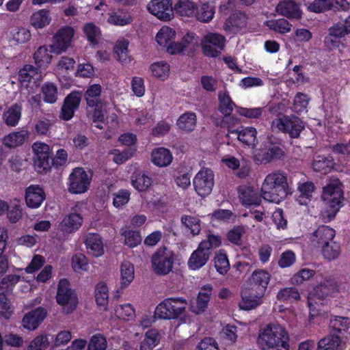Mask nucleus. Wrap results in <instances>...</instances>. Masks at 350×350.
Listing matches in <instances>:
<instances>
[{"instance_id": "20e7f679", "label": "nucleus", "mask_w": 350, "mask_h": 350, "mask_svg": "<svg viewBox=\"0 0 350 350\" xmlns=\"http://www.w3.org/2000/svg\"><path fill=\"white\" fill-rule=\"evenodd\" d=\"M174 254L167 247H160L152 255L151 258L152 268L157 275H167L173 268Z\"/></svg>"}, {"instance_id": "de8ad7c7", "label": "nucleus", "mask_w": 350, "mask_h": 350, "mask_svg": "<svg viewBox=\"0 0 350 350\" xmlns=\"http://www.w3.org/2000/svg\"><path fill=\"white\" fill-rule=\"evenodd\" d=\"M31 24L36 28H42L51 22L49 14L46 10H40L31 16Z\"/></svg>"}, {"instance_id": "5701e85b", "label": "nucleus", "mask_w": 350, "mask_h": 350, "mask_svg": "<svg viewBox=\"0 0 350 350\" xmlns=\"http://www.w3.org/2000/svg\"><path fill=\"white\" fill-rule=\"evenodd\" d=\"M85 244L89 254L99 257L104 254V245L100 236L89 233L85 237Z\"/></svg>"}, {"instance_id": "37998d69", "label": "nucleus", "mask_w": 350, "mask_h": 350, "mask_svg": "<svg viewBox=\"0 0 350 350\" xmlns=\"http://www.w3.org/2000/svg\"><path fill=\"white\" fill-rule=\"evenodd\" d=\"M92 113L91 115V119L95 126L99 129H103L105 120V114L107 113L106 103H101L94 105Z\"/></svg>"}, {"instance_id": "338daca9", "label": "nucleus", "mask_w": 350, "mask_h": 350, "mask_svg": "<svg viewBox=\"0 0 350 350\" xmlns=\"http://www.w3.org/2000/svg\"><path fill=\"white\" fill-rule=\"evenodd\" d=\"M107 345L105 338L100 334H96L90 338L88 350H106Z\"/></svg>"}, {"instance_id": "9d476101", "label": "nucleus", "mask_w": 350, "mask_h": 350, "mask_svg": "<svg viewBox=\"0 0 350 350\" xmlns=\"http://www.w3.org/2000/svg\"><path fill=\"white\" fill-rule=\"evenodd\" d=\"M225 38L219 33H208L202 40L204 53L206 56L216 57L220 54L225 44Z\"/></svg>"}, {"instance_id": "c03bdc74", "label": "nucleus", "mask_w": 350, "mask_h": 350, "mask_svg": "<svg viewBox=\"0 0 350 350\" xmlns=\"http://www.w3.org/2000/svg\"><path fill=\"white\" fill-rule=\"evenodd\" d=\"M277 299L280 301L293 302L300 299L298 290L294 287H286L280 289L277 294Z\"/></svg>"}, {"instance_id": "1a4fd4ad", "label": "nucleus", "mask_w": 350, "mask_h": 350, "mask_svg": "<svg viewBox=\"0 0 350 350\" xmlns=\"http://www.w3.org/2000/svg\"><path fill=\"white\" fill-rule=\"evenodd\" d=\"M70 192L73 193H82L88 190L90 183V176L81 167L73 170L68 178Z\"/></svg>"}, {"instance_id": "cd10ccee", "label": "nucleus", "mask_w": 350, "mask_h": 350, "mask_svg": "<svg viewBox=\"0 0 350 350\" xmlns=\"http://www.w3.org/2000/svg\"><path fill=\"white\" fill-rule=\"evenodd\" d=\"M238 191L241 202L245 206L258 205L261 201L257 191L251 187L241 186Z\"/></svg>"}, {"instance_id": "39448f33", "label": "nucleus", "mask_w": 350, "mask_h": 350, "mask_svg": "<svg viewBox=\"0 0 350 350\" xmlns=\"http://www.w3.org/2000/svg\"><path fill=\"white\" fill-rule=\"evenodd\" d=\"M57 302L63 307L64 311L68 314L75 310L78 304L76 293L70 288V283L66 279L59 281L57 287Z\"/></svg>"}, {"instance_id": "680f3d73", "label": "nucleus", "mask_w": 350, "mask_h": 350, "mask_svg": "<svg viewBox=\"0 0 350 350\" xmlns=\"http://www.w3.org/2000/svg\"><path fill=\"white\" fill-rule=\"evenodd\" d=\"M314 273V271L312 269L307 268L302 269L293 275L291 278V283L295 285L301 284L313 277Z\"/></svg>"}, {"instance_id": "c85d7f7f", "label": "nucleus", "mask_w": 350, "mask_h": 350, "mask_svg": "<svg viewBox=\"0 0 350 350\" xmlns=\"http://www.w3.org/2000/svg\"><path fill=\"white\" fill-rule=\"evenodd\" d=\"M247 16L241 12H235L225 23V29L232 33L237 32L246 25Z\"/></svg>"}, {"instance_id": "f3484780", "label": "nucleus", "mask_w": 350, "mask_h": 350, "mask_svg": "<svg viewBox=\"0 0 350 350\" xmlns=\"http://www.w3.org/2000/svg\"><path fill=\"white\" fill-rule=\"evenodd\" d=\"M211 285H204L198 293L197 298L191 301L190 309L191 312L199 314L202 313L208 306L212 294Z\"/></svg>"}, {"instance_id": "4c0bfd02", "label": "nucleus", "mask_w": 350, "mask_h": 350, "mask_svg": "<svg viewBox=\"0 0 350 350\" xmlns=\"http://www.w3.org/2000/svg\"><path fill=\"white\" fill-rule=\"evenodd\" d=\"M128 46L129 41L124 39L117 41L114 46L115 57L122 64H127L131 61Z\"/></svg>"}, {"instance_id": "bb28decb", "label": "nucleus", "mask_w": 350, "mask_h": 350, "mask_svg": "<svg viewBox=\"0 0 350 350\" xmlns=\"http://www.w3.org/2000/svg\"><path fill=\"white\" fill-rule=\"evenodd\" d=\"M29 137V132L26 129L12 132L3 137V143L8 148H16L23 145Z\"/></svg>"}, {"instance_id": "f257e3e1", "label": "nucleus", "mask_w": 350, "mask_h": 350, "mask_svg": "<svg viewBox=\"0 0 350 350\" xmlns=\"http://www.w3.org/2000/svg\"><path fill=\"white\" fill-rule=\"evenodd\" d=\"M342 195L341 183L337 178L329 180L323 187L324 209L321 211V217L325 221H329L336 216L340 207Z\"/></svg>"}, {"instance_id": "f03ea898", "label": "nucleus", "mask_w": 350, "mask_h": 350, "mask_svg": "<svg viewBox=\"0 0 350 350\" xmlns=\"http://www.w3.org/2000/svg\"><path fill=\"white\" fill-rule=\"evenodd\" d=\"M289 336L284 327L270 323L260 329L258 342L262 349L288 344Z\"/></svg>"}, {"instance_id": "7ed1b4c3", "label": "nucleus", "mask_w": 350, "mask_h": 350, "mask_svg": "<svg viewBox=\"0 0 350 350\" xmlns=\"http://www.w3.org/2000/svg\"><path fill=\"white\" fill-rule=\"evenodd\" d=\"M187 306L186 299L167 298L161 302L155 309V315L159 319H175L182 315Z\"/></svg>"}, {"instance_id": "a19ab883", "label": "nucleus", "mask_w": 350, "mask_h": 350, "mask_svg": "<svg viewBox=\"0 0 350 350\" xmlns=\"http://www.w3.org/2000/svg\"><path fill=\"white\" fill-rule=\"evenodd\" d=\"M196 125V116L194 113H185L177 120L178 127L187 132L193 131Z\"/></svg>"}, {"instance_id": "8fccbe9b", "label": "nucleus", "mask_w": 350, "mask_h": 350, "mask_svg": "<svg viewBox=\"0 0 350 350\" xmlns=\"http://www.w3.org/2000/svg\"><path fill=\"white\" fill-rule=\"evenodd\" d=\"M267 26L278 33H286L291 30V25L284 18L270 20L266 22Z\"/></svg>"}, {"instance_id": "0e129e2a", "label": "nucleus", "mask_w": 350, "mask_h": 350, "mask_svg": "<svg viewBox=\"0 0 350 350\" xmlns=\"http://www.w3.org/2000/svg\"><path fill=\"white\" fill-rule=\"evenodd\" d=\"M132 21L131 16L126 13L117 12L110 14L107 21L115 25H125L129 24Z\"/></svg>"}, {"instance_id": "412c9836", "label": "nucleus", "mask_w": 350, "mask_h": 350, "mask_svg": "<svg viewBox=\"0 0 350 350\" xmlns=\"http://www.w3.org/2000/svg\"><path fill=\"white\" fill-rule=\"evenodd\" d=\"M211 253L206 248L199 244L198 248L194 250L188 261L189 267L193 270L202 267L208 262Z\"/></svg>"}, {"instance_id": "a211bd4d", "label": "nucleus", "mask_w": 350, "mask_h": 350, "mask_svg": "<svg viewBox=\"0 0 350 350\" xmlns=\"http://www.w3.org/2000/svg\"><path fill=\"white\" fill-rule=\"evenodd\" d=\"M335 234V230L333 228L327 226H321L312 234L310 241L314 246L321 247L334 240Z\"/></svg>"}, {"instance_id": "4468645a", "label": "nucleus", "mask_w": 350, "mask_h": 350, "mask_svg": "<svg viewBox=\"0 0 350 350\" xmlns=\"http://www.w3.org/2000/svg\"><path fill=\"white\" fill-rule=\"evenodd\" d=\"M284 156L285 152L282 148L278 146L271 145L269 147L258 150L254 158L256 161L266 164L276 159H282Z\"/></svg>"}, {"instance_id": "864d4df0", "label": "nucleus", "mask_w": 350, "mask_h": 350, "mask_svg": "<svg viewBox=\"0 0 350 350\" xmlns=\"http://www.w3.org/2000/svg\"><path fill=\"white\" fill-rule=\"evenodd\" d=\"M31 38V33L29 29L20 27L14 29L11 33V42L15 44H24Z\"/></svg>"}, {"instance_id": "5fc2aeb1", "label": "nucleus", "mask_w": 350, "mask_h": 350, "mask_svg": "<svg viewBox=\"0 0 350 350\" xmlns=\"http://www.w3.org/2000/svg\"><path fill=\"white\" fill-rule=\"evenodd\" d=\"M108 288L104 282L98 283L95 289L96 301L98 306H105L108 303Z\"/></svg>"}, {"instance_id": "69168bd1", "label": "nucleus", "mask_w": 350, "mask_h": 350, "mask_svg": "<svg viewBox=\"0 0 350 350\" xmlns=\"http://www.w3.org/2000/svg\"><path fill=\"white\" fill-rule=\"evenodd\" d=\"M214 260L215 267L219 273L224 274L228 271L230 268V263L226 254L222 253L217 254L215 256Z\"/></svg>"}, {"instance_id": "a878e982", "label": "nucleus", "mask_w": 350, "mask_h": 350, "mask_svg": "<svg viewBox=\"0 0 350 350\" xmlns=\"http://www.w3.org/2000/svg\"><path fill=\"white\" fill-rule=\"evenodd\" d=\"M276 11L281 15L288 18H300L301 12L297 4L293 1H283L280 2L277 7Z\"/></svg>"}, {"instance_id": "393cba45", "label": "nucleus", "mask_w": 350, "mask_h": 350, "mask_svg": "<svg viewBox=\"0 0 350 350\" xmlns=\"http://www.w3.org/2000/svg\"><path fill=\"white\" fill-rule=\"evenodd\" d=\"M83 223V218L80 214L70 213L64 217L59 225V229L63 232L72 233L78 230Z\"/></svg>"}, {"instance_id": "2f4dec72", "label": "nucleus", "mask_w": 350, "mask_h": 350, "mask_svg": "<svg viewBox=\"0 0 350 350\" xmlns=\"http://www.w3.org/2000/svg\"><path fill=\"white\" fill-rule=\"evenodd\" d=\"M152 183V178L143 172H135L131 176L133 187L140 192L147 191Z\"/></svg>"}, {"instance_id": "4d7b16f0", "label": "nucleus", "mask_w": 350, "mask_h": 350, "mask_svg": "<svg viewBox=\"0 0 350 350\" xmlns=\"http://www.w3.org/2000/svg\"><path fill=\"white\" fill-rule=\"evenodd\" d=\"M150 70L153 76L164 80L169 75L170 66L163 62H157L151 65Z\"/></svg>"}, {"instance_id": "7c9ffc66", "label": "nucleus", "mask_w": 350, "mask_h": 350, "mask_svg": "<svg viewBox=\"0 0 350 350\" xmlns=\"http://www.w3.org/2000/svg\"><path fill=\"white\" fill-rule=\"evenodd\" d=\"M198 8L197 4L192 0H178L174 7L178 15L187 17L195 16Z\"/></svg>"}, {"instance_id": "423d86ee", "label": "nucleus", "mask_w": 350, "mask_h": 350, "mask_svg": "<svg viewBox=\"0 0 350 350\" xmlns=\"http://www.w3.org/2000/svg\"><path fill=\"white\" fill-rule=\"evenodd\" d=\"M304 128L303 122L296 116H284L273 120L271 123L273 131L287 133L293 138L298 137Z\"/></svg>"}, {"instance_id": "e433bc0d", "label": "nucleus", "mask_w": 350, "mask_h": 350, "mask_svg": "<svg viewBox=\"0 0 350 350\" xmlns=\"http://www.w3.org/2000/svg\"><path fill=\"white\" fill-rule=\"evenodd\" d=\"M172 158L170 150L164 148L155 149L152 152V161L159 167L169 165L172 161Z\"/></svg>"}, {"instance_id": "f704fd0d", "label": "nucleus", "mask_w": 350, "mask_h": 350, "mask_svg": "<svg viewBox=\"0 0 350 350\" xmlns=\"http://www.w3.org/2000/svg\"><path fill=\"white\" fill-rule=\"evenodd\" d=\"M282 187L284 189H288V183L286 177L283 173L274 172L268 174L262 185V187H266L267 190H269L272 187Z\"/></svg>"}, {"instance_id": "ea45409f", "label": "nucleus", "mask_w": 350, "mask_h": 350, "mask_svg": "<svg viewBox=\"0 0 350 350\" xmlns=\"http://www.w3.org/2000/svg\"><path fill=\"white\" fill-rule=\"evenodd\" d=\"M161 336L157 329H149L140 343L139 350H152L160 342Z\"/></svg>"}, {"instance_id": "ddd939ff", "label": "nucleus", "mask_w": 350, "mask_h": 350, "mask_svg": "<svg viewBox=\"0 0 350 350\" xmlns=\"http://www.w3.org/2000/svg\"><path fill=\"white\" fill-rule=\"evenodd\" d=\"M148 10L161 20L169 21L173 16V10L169 0H152L148 3Z\"/></svg>"}, {"instance_id": "0eeeda50", "label": "nucleus", "mask_w": 350, "mask_h": 350, "mask_svg": "<svg viewBox=\"0 0 350 350\" xmlns=\"http://www.w3.org/2000/svg\"><path fill=\"white\" fill-rule=\"evenodd\" d=\"M32 150L34 153L33 163L36 170L40 174L46 173L51 168L49 146L43 142H35Z\"/></svg>"}, {"instance_id": "aec40b11", "label": "nucleus", "mask_w": 350, "mask_h": 350, "mask_svg": "<svg viewBox=\"0 0 350 350\" xmlns=\"http://www.w3.org/2000/svg\"><path fill=\"white\" fill-rule=\"evenodd\" d=\"M45 199V193L38 185H30L25 191L27 205L33 208H38Z\"/></svg>"}, {"instance_id": "774afa93", "label": "nucleus", "mask_w": 350, "mask_h": 350, "mask_svg": "<svg viewBox=\"0 0 350 350\" xmlns=\"http://www.w3.org/2000/svg\"><path fill=\"white\" fill-rule=\"evenodd\" d=\"M124 243L130 247L138 245L142 241V237L138 231L126 230L123 233Z\"/></svg>"}, {"instance_id": "6ab92c4d", "label": "nucleus", "mask_w": 350, "mask_h": 350, "mask_svg": "<svg viewBox=\"0 0 350 350\" xmlns=\"http://www.w3.org/2000/svg\"><path fill=\"white\" fill-rule=\"evenodd\" d=\"M258 292L251 287H245L241 292L242 301L239 304L241 309L249 310L259 306L263 295H260Z\"/></svg>"}, {"instance_id": "bf43d9fd", "label": "nucleus", "mask_w": 350, "mask_h": 350, "mask_svg": "<svg viewBox=\"0 0 350 350\" xmlns=\"http://www.w3.org/2000/svg\"><path fill=\"white\" fill-rule=\"evenodd\" d=\"M115 312L119 319L125 321H129L135 317V310L130 304L118 306Z\"/></svg>"}, {"instance_id": "f8f14e48", "label": "nucleus", "mask_w": 350, "mask_h": 350, "mask_svg": "<svg viewBox=\"0 0 350 350\" xmlns=\"http://www.w3.org/2000/svg\"><path fill=\"white\" fill-rule=\"evenodd\" d=\"M336 290L335 284L329 280H326L316 286L312 292L309 293L308 297V304L310 310L315 308L318 304L317 299L321 300L331 295Z\"/></svg>"}, {"instance_id": "2eb2a0df", "label": "nucleus", "mask_w": 350, "mask_h": 350, "mask_svg": "<svg viewBox=\"0 0 350 350\" xmlns=\"http://www.w3.org/2000/svg\"><path fill=\"white\" fill-rule=\"evenodd\" d=\"M271 278L270 274L265 270L254 271L247 284V286L257 290L260 295H264Z\"/></svg>"}, {"instance_id": "dca6fc26", "label": "nucleus", "mask_w": 350, "mask_h": 350, "mask_svg": "<svg viewBox=\"0 0 350 350\" xmlns=\"http://www.w3.org/2000/svg\"><path fill=\"white\" fill-rule=\"evenodd\" d=\"M81 100V94L79 92H74L68 95L62 107L60 118L64 120L71 119L75 111L78 109Z\"/></svg>"}, {"instance_id": "473e14b6", "label": "nucleus", "mask_w": 350, "mask_h": 350, "mask_svg": "<svg viewBox=\"0 0 350 350\" xmlns=\"http://www.w3.org/2000/svg\"><path fill=\"white\" fill-rule=\"evenodd\" d=\"M342 349L340 337L335 334H329L321 339L317 347V350H342Z\"/></svg>"}, {"instance_id": "b1692460", "label": "nucleus", "mask_w": 350, "mask_h": 350, "mask_svg": "<svg viewBox=\"0 0 350 350\" xmlns=\"http://www.w3.org/2000/svg\"><path fill=\"white\" fill-rule=\"evenodd\" d=\"M46 317V312L41 308L33 310L26 314L23 319V325L25 328L33 330Z\"/></svg>"}, {"instance_id": "58836bf2", "label": "nucleus", "mask_w": 350, "mask_h": 350, "mask_svg": "<svg viewBox=\"0 0 350 350\" xmlns=\"http://www.w3.org/2000/svg\"><path fill=\"white\" fill-rule=\"evenodd\" d=\"M135 276L134 266L130 262L124 261L120 266V287H127L133 280Z\"/></svg>"}, {"instance_id": "e2e57ef3", "label": "nucleus", "mask_w": 350, "mask_h": 350, "mask_svg": "<svg viewBox=\"0 0 350 350\" xmlns=\"http://www.w3.org/2000/svg\"><path fill=\"white\" fill-rule=\"evenodd\" d=\"M214 14V7L208 3H204L200 11L197 12L195 16H196L198 20L204 23H207L213 19Z\"/></svg>"}, {"instance_id": "c9c22d12", "label": "nucleus", "mask_w": 350, "mask_h": 350, "mask_svg": "<svg viewBox=\"0 0 350 350\" xmlns=\"http://www.w3.org/2000/svg\"><path fill=\"white\" fill-rule=\"evenodd\" d=\"M101 92L102 87L99 84H92L88 87L84 98L89 107H93L96 105L103 103L100 99Z\"/></svg>"}, {"instance_id": "72a5a7b5", "label": "nucleus", "mask_w": 350, "mask_h": 350, "mask_svg": "<svg viewBox=\"0 0 350 350\" xmlns=\"http://www.w3.org/2000/svg\"><path fill=\"white\" fill-rule=\"evenodd\" d=\"M22 115V105L15 103L10 107L3 115V119L9 126H15L18 124Z\"/></svg>"}, {"instance_id": "49530a36", "label": "nucleus", "mask_w": 350, "mask_h": 350, "mask_svg": "<svg viewBox=\"0 0 350 350\" xmlns=\"http://www.w3.org/2000/svg\"><path fill=\"white\" fill-rule=\"evenodd\" d=\"M350 321L348 318L335 317L330 320L329 327L336 333L344 334L349 327Z\"/></svg>"}, {"instance_id": "6e6552de", "label": "nucleus", "mask_w": 350, "mask_h": 350, "mask_svg": "<svg viewBox=\"0 0 350 350\" xmlns=\"http://www.w3.org/2000/svg\"><path fill=\"white\" fill-rule=\"evenodd\" d=\"M196 191L200 196H206L211 193L214 186V174L208 168L199 171L193 178Z\"/></svg>"}, {"instance_id": "3c124183", "label": "nucleus", "mask_w": 350, "mask_h": 350, "mask_svg": "<svg viewBox=\"0 0 350 350\" xmlns=\"http://www.w3.org/2000/svg\"><path fill=\"white\" fill-rule=\"evenodd\" d=\"M35 62L40 67H46L51 62L52 55L49 53L48 49L43 46L38 48L33 55Z\"/></svg>"}, {"instance_id": "052dcab7", "label": "nucleus", "mask_w": 350, "mask_h": 350, "mask_svg": "<svg viewBox=\"0 0 350 350\" xmlns=\"http://www.w3.org/2000/svg\"><path fill=\"white\" fill-rule=\"evenodd\" d=\"M332 165L331 159L321 156H317L313 163L312 167L314 171L326 174Z\"/></svg>"}, {"instance_id": "6e6d98bb", "label": "nucleus", "mask_w": 350, "mask_h": 350, "mask_svg": "<svg viewBox=\"0 0 350 350\" xmlns=\"http://www.w3.org/2000/svg\"><path fill=\"white\" fill-rule=\"evenodd\" d=\"M219 100V110L224 115H230L233 110V103L229 95L226 92H219L218 94Z\"/></svg>"}, {"instance_id": "79ce46f5", "label": "nucleus", "mask_w": 350, "mask_h": 350, "mask_svg": "<svg viewBox=\"0 0 350 350\" xmlns=\"http://www.w3.org/2000/svg\"><path fill=\"white\" fill-rule=\"evenodd\" d=\"M321 248L322 255L328 260L336 259L340 254V245L334 240L322 246Z\"/></svg>"}, {"instance_id": "c756f323", "label": "nucleus", "mask_w": 350, "mask_h": 350, "mask_svg": "<svg viewBox=\"0 0 350 350\" xmlns=\"http://www.w3.org/2000/svg\"><path fill=\"white\" fill-rule=\"evenodd\" d=\"M262 198L270 202L278 204L287 196V189L282 187H272L269 190L266 187H261Z\"/></svg>"}, {"instance_id": "09e8293b", "label": "nucleus", "mask_w": 350, "mask_h": 350, "mask_svg": "<svg viewBox=\"0 0 350 350\" xmlns=\"http://www.w3.org/2000/svg\"><path fill=\"white\" fill-rule=\"evenodd\" d=\"M20 280L21 276L16 274H9L4 276L0 281V290L3 293H12Z\"/></svg>"}, {"instance_id": "9b49d317", "label": "nucleus", "mask_w": 350, "mask_h": 350, "mask_svg": "<svg viewBox=\"0 0 350 350\" xmlns=\"http://www.w3.org/2000/svg\"><path fill=\"white\" fill-rule=\"evenodd\" d=\"M75 31L70 27L61 28L54 36L53 43L51 45V51L57 54L64 52L70 45Z\"/></svg>"}, {"instance_id": "4be33fe9", "label": "nucleus", "mask_w": 350, "mask_h": 350, "mask_svg": "<svg viewBox=\"0 0 350 350\" xmlns=\"http://www.w3.org/2000/svg\"><path fill=\"white\" fill-rule=\"evenodd\" d=\"M232 135H234L242 144L252 148H255L258 143L257 131L254 127H243L241 131L232 130Z\"/></svg>"}, {"instance_id": "603ef678", "label": "nucleus", "mask_w": 350, "mask_h": 350, "mask_svg": "<svg viewBox=\"0 0 350 350\" xmlns=\"http://www.w3.org/2000/svg\"><path fill=\"white\" fill-rule=\"evenodd\" d=\"M181 223L193 235L198 234L200 232V221L197 217L184 215L181 217Z\"/></svg>"}, {"instance_id": "13d9d810", "label": "nucleus", "mask_w": 350, "mask_h": 350, "mask_svg": "<svg viewBox=\"0 0 350 350\" xmlns=\"http://www.w3.org/2000/svg\"><path fill=\"white\" fill-rule=\"evenodd\" d=\"M44 100L49 103H54L57 98V88L52 83H45L42 88Z\"/></svg>"}, {"instance_id": "a18cd8bd", "label": "nucleus", "mask_w": 350, "mask_h": 350, "mask_svg": "<svg viewBox=\"0 0 350 350\" xmlns=\"http://www.w3.org/2000/svg\"><path fill=\"white\" fill-rule=\"evenodd\" d=\"M175 31L172 28L163 27L156 36V40L161 46H167L172 42L175 37Z\"/></svg>"}]
</instances>
